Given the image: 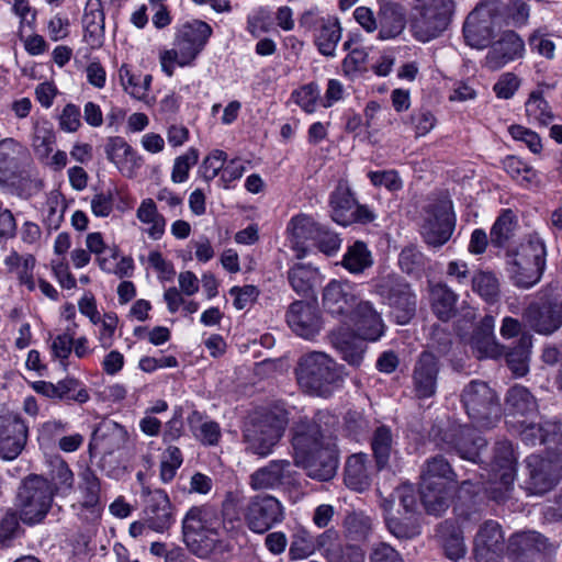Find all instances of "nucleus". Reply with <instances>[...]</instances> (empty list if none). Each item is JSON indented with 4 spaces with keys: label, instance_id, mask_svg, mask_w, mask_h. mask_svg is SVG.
I'll list each match as a JSON object with an SVG mask.
<instances>
[{
    "label": "nucleus",
    "instance_id": "79ce46f5",
    "mask_svg": "<svg viewBox=\"0 0 562 562\" xmlns=\"http://www.w3.org/2000/svg\"><path fill=\"white\" fill-rule=\"evenodd\" d=\"M430 295L432 311L441 321H448L454 316L458 295L448 285L435 284Z\"/></svg>",
    "mask_w": 562,
    "mask_h": 562
},
{
    "label": "nucleus",
    "instance_id": "bf43d9fd",
    "mask_svg": "<svg viewBox=\"0 0 562 562\" xmlns=\"http://www.w3.org/2000/svg\"><path fill=\"white\" fill-rule=\"evenodd\" d=\"M472 289L490 303L497 301L499 296V283L492 272H476L472 278Z\"/></svg>",
    "mask_w": 562,
    "mask_h": 562
},
{
    "label": "nucleus",
    "instance_id": "c85d7f7f",
    "mask_svg": "<svg viewBox=\"0 0 562 562\" xmlns=\"http://www.w3.org/2000/svg\"><path fill=\"white\" fill-rule=\"evenodd\" d=\"M292 431L294 457H301L323 447L333 446L329 441L324 440L319 425L306 417L300 418L294 424Z\"/></svg>",
    "mask_w": 562,
    "mask_h": 562
},
{
    "label": "nucleus",
    "instance_id": "473e14b6",
    "mask_svg": "<svg viewBox=\"0 0 562 562\" xmlns=\"http://www.w3.org/2000/svg\"><path fill=\"white\" fill-rule=\"evenodd\" d=\"M406 18L402 5L392 1L380 2L378 12L379 37L390 40L398 36L405 29Z\"/></svg>",
    "mask_w": 562,
    "mask_h": 562
},
{
    "label": "nucleus",
    "instance_id": "2eb2a0df",
    "mask_svg": "<svg viewBox=\"0 0 562 562\" xmlns=\"http://www.w3.org/2000/svg\"><path fill=\"white\" fill-rule=\"evenodd\" d=\"M522 318L538 334H553L562 326V297L553 295L530 303L524 310Z\"/></svg>",
    "mask_w": 562,
    "mask_h": 562
},
{
    "label": "nucleus",
    "instance_id": "4468645a",
    "mask_svg": "<svg viewBox=\"0 0 562 562\" xmlns=\"http://www.w3.org/2000/svg\"><path fill=\"white\" fill-rule=\"evenodd\" d=\"M300 26L314 32V43L318 52L327 57H334L336 47L341 40V26L337 18L319 16L313 11L304 12Z\"/></svg>",
    "mask_w": 562,
    "mask_h": 562
},
{
    "label": "nucleus",
    "instance_id": "774afa93",
    "mask_svg": "<svg viewBox=\"0 0 562 562\" xmlns=\"http://www.w3.org/2000/svg\"><path fill=\"white\" fill-rule=\"evenodd\" d=\"M114 189L95 192L91 198V212L97 217H108L114 210Z\"/></svg>",
    "mask_w": 562,
    "mask_h": 562
},
{
    "label": "nucleus",
    "instance_id": "052dcab7",
    "mask_svg": "<svg viewBox=\"0 0 562 562\" xmlns=\"http://www.w3.org/2000/svg\"><path fill=\"white\" fill-rule=\"evenodd\" d=\"M106 158L116 167L134 159L135 153L123 137L114 136L106 140L104 146Z\"/></svg>",
    "mask_w": 562,
    "mask_h": 562
},
{
    "label": "nucleus",
    "instance_id": "49530a36",
    "mask_svg": "<svg viewBox=\"0 0 562 562\" xmlns=\"http://www.w3.org/2000/svg\"><path fill=\"white\" fill-rule=\"evenodd\" d=\"M316 552L315 537L303 526L293 529L290 538L289 559L291 561L304 560Z\"/></svg>",
    "mask_w": 562,
    "mask_h": 562
},
{
    "label": "nucleus",
    "instance_id": "09e8293b",
    "mask_svg": "<svg viewBox=\"0 0 562 562\" xmlns=\"http://www.w3.org/2000/svg\"><path fill=\"white\" fill-rule=\"evenodd\" d=\"M56 143L55 131L50 123H36L33 128L32 148L40 161L47 160Z\"/></svg>",
    "mask_w": 562,
    "mask_h": 562
},
{
    "label": "nucleus",
    "instance_id": "6ab92c4d",
    "mask_svg": "<svg viewBox=\"0 0 562 562\" xmlns=\"http://www.w3.org/2000/svg\"><path fill=\"white\" fill-rule=\"evenodd\" d=\"M29 153L14 138L0 140V186L15 184L26 173Z\"/></svg>",
    "mask_w": 562,
    "mask_h": 562
},
{
    "label": "nucleus",
    "instance_id": "4c0bfd02",
    "mask_svg": "<svg viewBox=\"0 0 562 562\" xmlns=\"http://www.w3.org/2000/svg\"><path fill=\"white\" fill-rule=\"evenodd\" d=\"M357 202L347 187L338 186L330 195L331 218L347 226L352 224V212Z\"/></svg>",
    "mask_w": 562,
    "mask_h": 562
},
{
    "label": "nucleus",
    "instance_id": "39448f33",
    "mask_svg": "<svg viewBox=\"0 0 562 562\" xmlns=\"http://www.w3.org/2000/svg\"><path fill=\"white\" fill-rule=\"evenodd\" d=\"M547 249L538 235H530L517 249L507 252V272L513 283L521 289L537 284L544 271Z\"/></svg>",
    "mask_w": 562,
    "mask_h": 562
},
{
    "label": "nucleus",
    "instance_id": "e2e57ef3",
    "mask_svg": "<svg viewBox=\"0 0 562 562\" xmlns=\"http://www.w3.org/2000/svg\"><path fill=\"white\" fill-rule=\"evenodd\" d=\"M183 462L182 453L178 447L169 446L161 456L160 479L164 483H169L177 473V470Z\"/></svg>",
    "mask_w": 562,
    "mask_h": 562
},
{
    "label": "nucleus",
    "instance_id": "37998d69",
    "mask_svg": "<svg viewBox=\"0 0 562 562\" xmlns=\"http://www.w3.org/2000/svg\"><path fill=\"white\" fill-rule=\"evenodd\" d=\"M531 347L532 336L529 333H524L517 345L505 353L506 362L515 375L524 376L528 372Z\"/></svg>",
    "mask_w": 562,
    "mask_h": 562
},
{
    "label": "nucleus",
    "instance_id": "1a4fd4ad",
    "mask_svg": "<svg viewBox=\"0 0 562 562\" xmlns=\"http://www.w3.org/2000/svg\"><path fill=\"white\" fill-rule=\"evenodd\" d=\"M53 502L50 483L41 475H29L23 480L16 495V505L23 522L34 525L47 515Z\"/></svg>",
    "mask_w": 562,
    "mask_h": 562
},
{
    "label": "nucleus",
    "instance_id": "72a5a7b5",
    "mask_svg": "<svg viewBox=\"0 0 562 562\" xmlns=\"http://www.w3.org/2000/svg\"><path fill=\"white\" fill-rule=\"evenodd\" d=\"M344 482L348 488L359 493L367 491L371 486L372 476L366 453H356L347 459Z\"/></svg>",
    "mask_w": 562,
    "mask_h": 562
},
{
    "label": "nucleus",
    "instance_id": "c756f323",
    "mask_svg": "<svg viewBox=\"0 0 562 562\" xmlns=\"http://www.w3.org/2000/svg\"><path fill=\"white\" fill-rule=\"evenodd\" d=\"M223 521L217 510L209 505L191 507L182 519V535H189L196 540V532L222 531Z\"/></svg>",
    "mask_w": 562,
    "mask_h": 562
},
{
    "label": "nucleus",
    "instance_id": "f8f14e48",
    "mask_svg": "<svg viewBox=\"0 0 562 562\" xmlns=\"http://www.w3.org/2000/svg\"><path fill=\"white\" fill-rule=\"evenodd\" d=\"M299 476L294 463L286 459H276L255 470L248 484L254 491L290 490L297 486Z\"/></svg>",
    "mask_w": 562,
    "mask_h": 562
},
{
    "label": "nucleus",
    "instance_id": "8fccbe9b",
    "mask_svg": "<svg viewBox=\"0 0 562 562\" xmlns=\"http://www.w3.org/2000/svg\"><path fill=\"white\" fill-rule=\"evenodd\" d=\"M517 227V218L509 209L504 210L496 218L490 233L491 243L495 247H505L514 237Z\"/></svg>",
    "mask_w": 562,
    "mask_h": 562
},
{
    "label": "nucleus",
    "instance_id": "393cba45",
    "mask_svg": "<svg viewBox=\"0 0 562 562\" xmlns=\"http://www.w3.org/2000/svg\"><path fill=\"white\" fill-rule=\"evenodd\" d=\"M494 19L487 5H477L469 13L463 24V35L468 45L483 49L493 38Z\"/></svg>",
    "mask_w": 562,
    "mask_h": 562
},
{
    "label": "nucleus",
    "instance_id": "58836bf2",
    "mask_svg": "<svg viewBox=\"0 0 562 562\" xmlns=\"http://www.w3.org/2000/svg\"><path fill=\"white\" fill-rule=\"evenodd\" d=\"M136 217L138 221L148 227L146 233L149 238L158 240L162 237L166 229V220L162 214L158 212L157 205L153 199H145L140 202Z\"/></svg>",
    "mask_w": 562,
    "mask_h": 562
},
{
    "label": "nucleus",
    "instance_id": "7ed1b4c3",
    "mask_svg": "<svg viewBox=\"0 0 562 562\" xmlns=\"http://www.w3.org/2000/svg\"><path fill=\"white\" fill-rule=\"evenodd\" d=\"M295 375L304 393L329 397L341 382V372L334 359L321 351L300 357Z\"/></svg>",
    "mask_w": 562,
    "mask_h": 562
},
{
    "label": "nucleus",
    "instance_id": "9b49d317",
    "mask_svg": "<svg viewBox=\"0 0 562 562\" xmlns=\"http://www.w3.org/2000/svg\"><path fill=\"white\" fill-rule=\"evenodd\" d=\"M456 217L452 202L447 198H437L430 201L423 211L422 235L425 241L432 247H441L452 236Z\"/></svg>",
    "mask_w": 562,
    "mask_h": 562
},
{
    "label": "nucleus",
    "instance_id": "423d86ee",
    "mask_svg": "<svg viewBox=\"0 0 562 562\" xmlns=\"http://www.w3.org/2000/svg\"><path fill=\"white\" fill-rule=\"evenodd\" d=\"M454 0H413L411 27L416 40L427 43L439 37L449 26Z\"/></svg>",
    "mask_w": 562,
    "mask_h": 562
},
{
    "label": "nucleus",
    "instance_id": "7c9ffc66",
    "mask_svg": "<svg viewBox=\"0 0 562 562\" xmlns=\"http://www.w3.org/2000/svg\"><path fill=\"white\" fill-rule=\"evenodd\" d=\"M550 547L548 538L535 530L513 533L507 541V553L516 560H528L547 551Z\"/></svg>",
    "mask_w": 562,
    "mask_h": 562
},
{
    "label": "nucleus",
    "instance_id": "bb28decb",
    "mask_svg": "<svg viewBox=\"0 0 562 562\" xmlns=\"http://www.w3.org/2000/svg\"><path fill=\"white\" fill-rule=\"evenodd\" d=\"M525 52L524 40L516 32L506 31L491 45L485 56V66L491 70H498L508 63L522 58Z\"/></svg>",
    "mask_w": 562,
    "mask_h": 562
},
{
    "label": "nucleus",
    "instance_id": "680f3d73",
    "mask_svg": "<svg viewBox=\"0 0 562 562\" xmlns=\"http://www.w3.org/2000/svg\"><path fill=\"white\" fill-rule=\"evenodd\" d=\"M509 427L520 437L521 441L530 447L542 445L544 423H528L527 419L509 420Z\"/></svg>",
    "mask_w": 562,
    "mask_h": 562
},
{
    "label": "nucleus",
    "instance_id": "0eeeda50",
    "mask_svg": "<svg viewBox=\"0 0 562 562\" xmlns=\"http://www.w3.org/2000/svg\"><path fill=\"white\" fill-rule=\"evenodd\" d=\"M372 293L387 304L397 324H407L416 312V295L411 285L400 276L380 272L371 280Z\"/></svg>",
    "mask_w": 562,
    "mask_h": 562
},
{
    "label": "nucleus",
    "instance_id": "69168bd1",
    "mask_svg": "<svg viewBox=\"0 0 562 562\" xmlns=\"http://www.w3.org/2000/svg\"><path fill=\"white\" fill-rule=\"evenodd\" d=\"M344 48L349 50V54L342 61V69L346 75L351 76L364 69L368 58V53L364 48L352 47V41L348 40L344 43Z\"/></svg>",
    "mask_w": 562,
    "mask_h": 562
},
{
    "label": "nucleus",
    "instance_id": "a18cd8bd",
    "mask_svg": "<svg viewBox=\"0 0 562 562\" xmlns=\"http://www.w3.org/2000/svg\"><path fill=\"white\" fill-rule=\"evenodd\" d=\"M317 279L318 270L310 265L296 263L288 271L289 283L299 295H311Z\"/></svg>",
    "mask_w": 562,
    "mask_h": 562
},
{
    "label": "nucleus",
    "instance_id": "13d9d810",
    "mask_svg": "<svg viewBox=\"0 0 562 562\" xmlns=\"http://www.w3.org/2000/svg\"><path fill=\"white\" fill-rule=\"evenodd\" d=\"M525 108L527 116L532 122H537L540 125H547L552 120L550 106L540 90H535L529 94V98L525 103Z\"/></svg>",
    "mask_w": 562,
    "mask_h": 562
},
{
    "label": "nucleus",
    "instance_id": "4d7b16f0",
    "mask_svg": "<svg viewBox=\"0 0 562 562\" xmlns=\"http://www.w3.org/2000/svg\"><path fill=\"white\" fill-rule=\"evenodd\" d=\"M364 341L351 336H339L336 338L335 345L345 361L353 367H359L367 349Z\"/></svg>",
    "mask_w": 562,
    "mask_h": 562
},
{
    "label": "nucleus",
    "instance_id": "20e7f679",
    "mask_svg": "<svg viewBox=\"0 0 562 562\" xmlns=\"http://www.w3.org/2000/svg\"><path fill=\"white\" fill-rule=\"evenodd\" d=\"M212 26L202 20H191L180 24L175 35L173 48L160 55V64L171 77L175 66H190L206 46L212 36Z\"/></svg>",
    "mask_w": 562,
    "mask_h": 562
},
{
    "label": "nucleus",
    "instance_id": "412c9836",
    "mask_svg": "<svg viewBox=\"0 0 562 562\" xmlns=\"http://www.w3.org/2000/svg\"><path fill=\"white\" fill-rule=\"evenodd\" d=\"M439 359L430 351H423L416 359L412 372L413 393L418 400L435 396L440 373Z\"/></svg>",
    "mask_w": 562,
    "mask_h": 562
},
{
    "label": "nucleus",
    "instance_id": "f03ea898",
    "mask_svg": "<svg viewBox=\"0 0 562 562\" xmlns=\"http://www.w3.org/2000/svg\"><path fill=\"white\" fill-rule=\"evenodd\" d=\"M458 487V475L450 462L437 454L428 458L420 469V499L427 513L440 515L448 507Z\"/></svg>",
    "mask_w": 562,
    "mask_h": 562
},
{
    "label": "nucleus",
    "instance_id": "cd10ccee",
    "mask_svg": "<svg viewBox=\"0 0 562 562\" xmlns=\"http://www.w3.org/2000/svg\"><path fill=\"white\" fill-rule=\"evenodd\" d=\"M286 323L300 337L314 338L321 330V314L316 305L304 302H293L286 312Z\"/></svg>",
    "mask_w": 562,
    "mask_h": 562
},
{
    "label": "nucleus",
    "instance_id": "aec40b11",
    "mask_svg": "<svg viewBox=\"0 0 562 562\" xmlns=\"http://www.w3.org/2000/svg\"><path fill=\"white\" fill-rule=\"evenodd\" d=\"M359 301L355 285L348 281L331 280L323 290L324 310L342 323H347Z\"/></svg>",
    "mask_w": 562,
    "mask_h": 562
},
{
    "label": "nucleus",
    "instance_id": "f3484780",
    "mask_svg": "<svg viewBox=\"0 0 562 562\" xmlns=\"http://www.w3.org/2000/svg\"><path fill=\"white\" fill-rule=\"evenodd\" d=\"M144 498L143 517L148 525V529L156 532H165L175 524V507L172 506L168 494L161 490H150L143 487Z\"/></svg>",
    "mask_w": 562,
    "mask_h": 562
},
{
    "label": "nucleus",
    "instance_id": "dca6fc26",
    "mask_svg": "<svg viewBox=\"0 0 562 562\" xmlns=\"http://www.w3.org/2000/svg\"><path fill=\"white\" fill-rule=\"evenodd\" d=\"M473 553L476 562H501L507 553L504 531L496 520L488 519L479 526Z\"/></svg>",
    "mask_w": 562,
    "mask_h": 562
},
{
    "label": "nucleus",
    "instance_id": "c03bdc74",
    "mask_svg": "<svg viewBox=\"0 0 562 562\" xmlns=\"http://www.w3.org/2000/svg\"><path fill=\"white\" fill-rule=\"evenodd\" d=\"M506 406L514 416L526 417L537 412V402L528 389L521 385L510 387L506 395Z\"/></svg>",
    "mask_w": 562,
    "mask_h": 562
},
{
    "label": "nucleus",
    "instance_id": "338daca9",
    "mask_svg": "<svg viewBox=\"0 0 562 562\" xmlns=\"http://www.w3.org/2000/svg\"><path fill=\"white\" fill-rule=\"evenodd\" d=\"M542 445L552 452L553 458L562 460V424L559 422H544Z\"/></svg>",
    "mask_w": 562,
    "mask_h": 562
},
{
    "label": "nucleus",
    "instance_id": "de8ad7c7",
    "mask_svg": "<svg viewBox=\"0 0 562 562\" xmlns=\"http://www.w3.org/2000/svg\"><path fill=\"white\" fill-rule=\"evenodd\" d=\"M119 78L125 92L138 100H145L153 79L150 75H136L124 64L119 69Z\"/></svg>",
    "mask_w": 562,
    "mask_h": 562
},
{
    "label": "nucleus",
    "instance_id": "4be33fe9",
    "mask_svg": "<svg viewBox=\"0 0 562 562\" xmlns=\"http://www.w3.org/2000/svg\"><path fill=\"white\" fill-rule=\"evenodd\" d=\"M445 449L454 451L461 459L479 463L481 451L486 448V440L470 426H458L449 429L443 438Z\"/></svg>",
    "mask_w": 562,
    "mask_h": 562
},
{
    "label": "nucleus",
    "instance_id": "6e6552de",
    "mask_svg": "<svg viewBox=\"0 0 562 562\" xmlns=\"http://www.w3.org/2000/svg\"><path fill=\"white\" fill-rule=\"evenodd\" d=\"M461 403L469 418L481 428H491L501 418L496 392L484 381L473 380L461 392Z\"/></svg>",
    "mask_w": 562,
    "mask_h": 562
},
{
    "label": "nucleus",
    "instance_id": "9d476101",
    "mask_svg": "<svg viewBox=\"0 0 562 562\" xmlns=\"http://www.w3.org/2000/svg\"><path fill=\"white\" fill-rule=\"evenodd\" d=\"M517 459L509 441L495 443L490 462L488 486L484 490L496 502H504L514 486Z\"/></svg>",
    "mask_w": 562,
    "mask_h": 562
},
{
    "label": "nucleus",
    "instance_id": "a19ab883",
    "mask_svg": "<svg viewBox=\"0 0 562 562\" xmlns=\"http://www.w3.org/2000/svg\"><path fill=\"white\" fill-rule=\"evenodd\" d=\"M440 537L445 555L449 560L458 562L465 557L467 546L464 543L463 532L459 527L445 521L440 526Z\"/></svg>",
    "mask_w": 562,
    "mask_h": 562
},
{
    "label": "nucleus",
    "instance_id": "e433bc0d",
    "mask_svg": "<svg viewBox=\"0 0 562 562\" xmlns=\"http://www.w3.org/2000/svg\"><path fill=\"white\" fill-rule=\"evenodd\" d=\"M371 449L379 471L385 469L390 458L395 453V440L392 430L386 426L378 427L371 438Z\"/></svg>",
    "mask_w": 562,
    "mask_h": 562
},
{
    "label": "nucleus",
    "instance_id": "5fc2aeb1",
    "mask_svg": "<svg viewBox=\"0 0 562 562\" xmlns=\"http://www.w3.org/2000/svg\"><path fill=\"white\" fill-rule=\"evenodd\" d=\"M471 348L477 359H498L504 356L505 348L488 333H474Z\"/></svg>",
    "mask_w": 562,
    "mask_h": 562
},
{
    "label": "nucleus",
    "instance_id": "c9c22d12",
    "mask_svg": "<svg viewBox=\"0 0 562 562\" xmlns=\"http://www.w3.org/2000/svg\"><path fill=\"white\" fill-rule=\"evenodd\" d=\"M182 538L189 551L201 559L228 551V544L222 539V531H212L211 535L206 531L196 532L195 541L189 535H182Z\"/></svg>",
    "mask_w": 562,
    "mask_h": 562
},
{
    "label": "nucleus",
    "instance_id": "5701e85b",
    "mask_svg": "<svg viewBox=\"0 0 562 562\" xmlns=\"http://www.w3.org/2000/svg\"><path fill=\"white\" fill-rule=\"evenodd\" d=\"M529 473V488L535 494L550 491L562 477V461L531 454L526 459Z\"/></svg>",
    "mask_w": 562,
    "mask_h": 562
},
{
    "label": "nucleus",
    "instance_id": "2f4dec72",
    "mask_svg": "<svg viewBox=\"0 0 562 562\" xmlns=\"http://www.w3.org/2000/svg\"><path fill=\"white\" fill-rule=\"evenodd\" d=\"M83 41L98 49L104 43V12L101 0H88L82 15Z\"/></svg>",
    "mask_w": 562,
    "mask_h": 562
},
{
    "label": "nucleus",
    "instance_id": "ea45409f",
    "mask_svg": "<svg viewBox=\"0 0 562 562\" xmlns=\"http://www.w3.org/2000/svg\"><path fill=\"white\" fill-rule=\"evenodd\" d=\"M342 527L348 539L366 541L373 532V518L362 510L348 512L344 518Z\"/></svg>",
    "mask_w": 562,
    "mask_h": 562
},
{
    "label": "nucleus",
    "instance_id": "a878e982",
    "mask_svg": "<svg viewBox=\"0 0 562 562\" xmlns=\"http://www.w3.org/2000/svg\"><path fill=\"white\" fill-rule=\"evenodd\" d=\"M353 325L358 338L367 341H378L385 331L381 314L370 301H359L347 323Z\"/></svg>",
    "mask_w": 562,
    "mask_h": 562
},
{
    "label": "nucleus",
    "instance_id": "864d4df0",
    "mask_svg": "<svg viewBox=\"0 0 562 562\" xmlns=\"http://www.w3.org/2000/svg\"><path fill=\"white\" fill-rule=\"evenodd\" d=\"M378 493L381 497V506L386 514L393 509L395 499H398L400 505L406 514L413 515L417 508L415 490L409 484H403L396 487L390 497H383L379 490Z\"/></svg>",
    "mask_w": 562,
    "mask_h": 562
},
{
    "label": "nucleus",
    "instance_id": "0e129e2a",
    "mask_svg": "<svg viewBox=\"0 0 562 562\" xmlns=\"http://www.w3.org/2000/svg\"><path fill=\"white\" fill-rule=\"evenodd\" d=\"M199 160V151L198 149L191 147L186 154L177 157L173 162L172 171H171V181L175 183H182L189 177V171L191 167L196 165Z\"/></svg>",
    "mask_w": 562,
    "mask_h": 562
},
{
    "label": "nucleus",
    "instance_id": "603ef678",
    "mask_svg": "<svg viewBox=\"0 0 562 562\" xmlns=\"http://www.w3.org/2000/svg\"><path fill=\"white\" fill-rule=\"evenodd\" d=\"M55 400L67 403L85 404L90 400V394L85 384L75 378H66L56 383Z\"/></svg>",
    "mask_w": 562,
    "mask_h": 562
},
{
    "label": "nucleus",
    "instance_id": "f704fd0d",
    "mask_svg": "<svg viewBox=\"0 0 562 562\" xmlns=\"http://www.w3.org/2000/svg\"><path fill=\"white\" fill-rule=\"evenodd\" d=\"M322 225L316 223L314 218L306 214H299L291 218L288 224V233L293 249L296 251L297 258L305 256L304 243L312 239L317 235Z\"/></svg>",
    "mask_w": 562,
    "mask_h": 562
},
{
    "label": "nucleus",
    "instance_id": "a211bd4d",
    "mask_svg": "<svg viewBox=\"0 0 562 562\" xmlns=\"http://www.w3.org/2000/svg\"><path fill=\"white\" fill-rule=\"evenodd\" d=\"M29 428L18 413L0 414V459L14 460L23 451Z\"/></svg>",
    "mask_w": 562,
    "mask_h": 562
},
{
    "label": "nucleus",
    "instance_id": "3c124183",
    "mask_svg": "<svg viewBox=\"0 0 562 562\" xmlns=\"http://www.w3.org/2000/svg\"><path fill=\"white\" fill-rule=\"evenodd\" d=\"M341 265L351 273H361L373 265L371 251L363 241H356L348 247Z\"/></svg>",
    "mask_w": 562,
    "mask_h": 562
},
{
    "label": "nucleus",
    "instance_id": "b1692460",
    "mask_svg": "<svg viewBox=\"0 0 562 562\" xmlns=\"http://www.w3.org/2000/svg\"><path fill=\"white\" fill-rule=\"evenodd\" d=\"M294 467L302 468L306 475L313 480H331L338 469V456L335 445L323 447L301 457H294Z\"/></svg>",
    "mask_w": 562,
    "mask_h": 562
},
{
    "label": "nucleus",
    "instance_id": "ddd939ff",
    "mask_svg": "<svg viewBox=\"0 0 562 562\" xmlns=\"http://www.w3.org/2000/svg\"><path fill=\"white\" fill-rule=\"evenodd\" d=\"M244 518L247 527L256 533H265L284 519V507L274 496L258 494L249 498Z\"/></svg>",
    "mask_w": 562,
    "mask_h": 562
},
{
    "label": "nucleus",
    "instance_id": "f257e3e1",
    "mask_svg": "<svg viewBox=\"0 0 562 562\" xmlns=\"http://www.w3.org/2000/svg\"><path fill=\"white\" fill-rule=\"evenodd\" d=\"M289 414L284 403H276L249 415L243 427L245 450L260 458L271 454L289 424Z\"/></svg>",
    "mask_w": 562,
    "mask_h": 562
},
{
    "label": "nucleus",
    "instance_id": "6e6d98bb",
    "mask_svg": "<svg viewBox=\"0 0 562 562\" xmlns=\"http://www.w3.org/2000/svg\"><path fill=\"white\" fill-rule=\"evenodd\" d=\"M79 499L78 503L102 504L101 484L97 474L90 469L85 468L79 473Z\"/></svg>",
    "mask_w": 562,
    "mask_h": 562
}]
</instances>
